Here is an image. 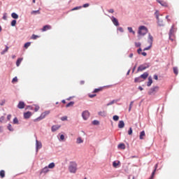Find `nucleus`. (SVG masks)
<instances>
[{
  "label": "nucleus",
  "mask_w": 179,
  "mask_h": 179,
  "mask_svg": "<svg viewBox=\"0 0 179 179\" xmlns=\"http://www.w3.org/2000/svg\"><path fill=\"white\" fill-rule=\"evenodd\" d=\"M155 16L157 17V20L159 19V11L155 12Z\"/></svg>",
  "instance_id": "59"
},
{
  "label": "nucleus",
  "mask_w": 179,
  "mask_h": 179,
  "mask_svg": "<svg viewBox=\"0 0 179 179\" xmlns=\"http://www.w3.org/2000/svg\"><path fill=\"white\" fill-rule=\"evenodd\" d=\"M29 45H31V42H27L24 44V48L27 49V48H29Z\"/></svg>",
  "instance_id": "35"
},
{
  "label": "nucleus",
  "mask_w": 179,
  "mask_h": 179,
  "mask_svg": "<svg viewBox=\"0 0 179 179\" xmlns=\"http://www.w3.org/2000/svg\"><path fill=\"white\" fill-rule=\"evenodd\" d=\"M38 37H40V36H37V35H35V34H33V35L31 36V38L32 40H37V38H38Z\"/></svg>",
  "instance_id": "37"
},
{
  "label": "nucleus",
  "mask_w": 179,
  "mask_h": 179,
  "mask_svg": "<svg viewBox=\"0 0 179 179\" xmlns=\"http://www.w3.org/2000/svg\"><path fill=\"white\" fill-rule=\"evenodd\" d=\"M118 149H125V144L124 143H120L117 146Z\"/></svg>",
  "instance_id": "29"
},
{
  "label": "nucleus",
  "mask_w": 179,
  "mask_h": 179,
  "mask_svg": "<svg viewBox=\"0 0 179 179\" xmlns=\"http://www.w3.org/2000/svg\"><path fill=\"white\" fill-rule=\"evenodd\" d=\"M76 143H78V144H79V143H83V140L82 139L81 137H78V138H77Z\"/></svg>",
  "instance_id": "32"
},
{
  "label": "nucleus",
  "mask_w": 179,
  "mask_h": 179,
  "mask_svg": "<svg viewBox=\"0 0 179 179\" xmlns=\"http://www.w3.org/2000/svg\"><path fill=\"white\" fill-rule=\"evenodd\" d=\"M98 114H99V115H101V117H106V115H107V113L104 110L99 112Z\"/></svg>",
  "instance_id": "26"
},
{
  "label": "nucleus",
  "mask_w": 179,
  "mask_h": 179,
  "mask_svg": "<svg viewBox=\"0 0 179 179\" xmlns=\"http://www.w3.org/2000/svg\"><path fill=\"white\" fill-rule=\"evenodd\" d=\"M157 1L158 3H160V5H162V6H164L165 8L169 6V4L166 1H160V0H157Z\"/></svg>",
  "instance_id": "14"
},
{
  "label": "nucleus",
  "mask_w": 179,
  "mask_h": 179,
  "mask_svg": "<svg viewBox=\"0 0 179 179\" xmlns=\"http://www.w3.org/2000/svg\"><path fill=\"white\" fill-rule=\"evenodd\" d=\"M133 106H134V101H131V103H130L129 108V111H131Z\"/></svg>",
  "instance_id": "44"
},
{
  "label": "nucleus",
  "mask_w": 179,
  "mask_h": 179,
  "mask_svg": "<svg viewBox=\"0 0 179 179\" xmlns=\"http://www.w3.org/2000/svg\"><path fill=\"white\" fill-rule=\"evenodd\" d=\"M50 171V169H48V166H45L41 171H40V175L41 174H47Z\"/></svg>",
  "instance_id": "8"
},
{
  "label": "nucleus",
  "mask_w": 179,
  "mask_h": 179,
  "mask_svg": "<svg viewBox=\"0 0 179 179\" xmlns=\"http://www.w3.org/2000/svg\"><path fill=\"white\" fill-rule=\"evenodd\" d=\"M11 26L13 27L15 26H16V20H13L12 22H11Z\"/></svg>",
  "instance_id": "47"
},
{
  "label": "nucleus",
  "mask_w": 179,
  "mask_h": 179,
  "mask_svg": "<svg viewBox=\"0 0 179 179\" xmlns=\"http://www.w3.org/2000/svg\"><path fill=\"white\" fill-rule=\"evenodd\" d=\"M8 131H13V127H12V124H9L8 126Z\"/></svg>",
  "instance_id": "42"
},
{
  "label": "nucleus",
  "mask_w": 179,
  "mask_h": 179,
  "mask_svg": "<svg viewBox=\"0 0 179 179\" xmlns=\"http://www.w3.org/2000/svg\"><path fill=\"white\" fill-rule=\"evenodd\" d=\"M60 139H61L62 141H64V140L65 139V136H64L63 134H62V135L60 136Z\"/></svg>",
  "instance_id": "60"
},
{
  "label": "nucleus",
  "mask_w": 179,
  "mask_h": 179,
  "mask_svg": "<svg viewBox=\"0 0 179 179\" xmlns=\"http://www.w3.org/2000/svg\"><path fill=\"white\" fill-rule=\"evenodd\" d=\"M148 43L149 44L152 45L153 44V36L152 35L149 34L148 36Z\"/></svg>",
  "instance_id": "21"
},
{
  "label": "nucleus",
  "mask_w": 179,
  "mask_h": 179,
  "mask_svg": "<svg viewBox=\"0 0 179 179\" xmlns=\"http://www.w3.org/2000/svg\"><path fill=\"white\" fill-rule=\"evenodd\" d=\"M13 124H19V120H17V117H15L13 119Z\"/></svg>",
  "instance_id": "48"
},
{
  "label": "nucleus",
  "mask_w": 179,
  "mask_h": 179,
  "mask_svg": "<svg viewBox=\"0 0 179 179\" xmlns=\"http://www.w3.org/2000/svg\"><path fill=\"white\" fill-rule=\"evenodd\" d=\"M109 13H114V10L113 9H110L108 10Z\"/></svg>",
  "instance_id": "64"
},
{
  "label": "nucleus",
  "mask_w": 179,
  "mask_h": 179,
  "mask_svg": "<svg viewBox=\"0 0 179 179\" xmlns=\"http://www.w3.org/2000/svg\"><path fill=\"white\" fill-rule=\"evenodd\" d=\"M120 161H114L113 162V166L115 167V169H117V167H118V166H120Z\"/></svg>",
  "instance_id": "19"
},
{
  "label": "nucleus",
  "mask_w": 179,
  "mask_h": 179,
  "mask_svg": "<svg viewBox=\"0 0 179 179\" xmlns=\"http://www.w3.org/2000/svg\"><path fill=\"white\" fill-rule=\"evenodd\" d=\"M62 121H68V117L67 116H64L61 117Z\"/></svg>",
  "instance_id": "45"
},
{
  "label": "nucleus",
  "mask_w": 179,
  "mask_h": 179,
  "mask_svg": "<svg viewBox=\"0 0 179 179\" xmlns=\"http://www.w3.org/2000/svg\"><path fill=\"white\" fill-rule=\"evenodd\" d=\"M40 10H32L31 12V15H40Z\"/></svg>",
  "instance_id": "27"
},
{
  "label": "nucleus",
  "mask_w": 179,
  "mask_h": 179,
  "mask_svg": "<svg viewBox=\"0 0 179 179\" xmlns=\"http://www.w3.org/2000/svg\"><path fill=\"white\" fill-rule=\"evenodd\" d=\"M134 82L135 83H141V82H143V80L139 76L134 79Z\"/></svg>",
  "instance_id": "18"
},
{
  "label": "nucleus",
  "mask_w": 179,
  "mask_h": 179,
  "mask_svg": "<svg viewBox=\"0 0 179 179\" xmlns=\"http://www.w3.org/2000/svg\"><path fill=\"white\" fill-rule=\"evenodd\" d=\"M132 134V127L129 128V130L128 131V135H131Z\"/></svg>",
  "instance_id": "53"
},
{
  "label": "nucleus",
  "mask_w": 179,
  "mask_h": 179,
  "mask_svg": "<svg viewBox=\"0 0 179 179\" xmlns=\"http://www.w3.org/2000/svg\"><path fill=\"white\" fill-rule=\"evenodd\" d=\"M117 30L118 31H120V33H124V29H122V27H118Z\"/></svg>",
  "instance_id": "52"
},
{
  "label": "nucleus",
  "mask_w": 179,
  "mask_h": 179,
  "mask_svg": "<svg viewBox=\"0 0 179 179\" xmlns=\"http://www.w3.org/2000/svg\"><path fill=\"white\" fill-rule=\"evenodd\" d=\"M172 27L170 31H169V40L174 41V35H173V33H174V30Z\"/></svg>",
  "instance_id": "7"
},
{
  "label": "nucleus",
  "mask_w": 179,
  "mask_h": 179,
  "mask_svg": "<svg viewBox=\"0 0 179 179\" xmlns=\"http://www.w3.org/2000/svg\"><path fill=\"white\" fill-rule=\"evenodd\" d=\"M152 83H153V80L152 79V77H149L148 82L147 83V86H148V87L152 86Z\"/></svg>",
  "instance_id": "20"
},
{
  "label": "nucleus",
  "mask_w": 179,
  "mask_h": 179,
  "mask_svg": "<svg viewBox=\"0 0 179 179\" xmlns=\"http://www.w3.org/2000/svg\"><path fill=\"white\" fill-rule=\"evenodd\" d=\"M148 28L145 26H140L138 28V37H140V36H145V34H146L148 33Z\"/></svg>",
  "instance_id": "2"
},
{
  "label": "nucleus",
  "mask_w": 179,
  "mask_h": 179,
  "mask_svg": "<svg viewBox=\"0 0 179 179\" xmlns=\"http://www.w3.org/2000/svg\"><path fill=\"white\" fill-rule=\"evenodd\" d=\"M78 9H82V6H77L71 9V11L78 10Z\"/></svg>",
  "instance_id": "40"
},
{
  "label": "nucleus",
  "mask_w": 179,
  "mask_h": 179,
  "mask_svg": "<svg viewBox=\"0 0 179 179\" xmlns=\"http://www.w3.org/2000/svg\"><path fill=\"white\" fill-rule=\"evenodd\" d=\"M22 61H23V58L17 59V60L16 62L17 66H20V64L22 63Z\"/></svg>",
  "instance_id": "24"
},
{
  "label": "nucleus",
  "mask_w": 179,
  "mask_h": 179,
  "mask_svg": "<svg viewBox=\"0 0 179 179\" xmlns=\"http://www.w3.org/2000/svg\"><path fill=\"white\" fill-rule=\"evenodd\" d=\"M3 121H5V117L3 116H1L0 117V122H3Z\"/></svg>",
  "instance_id": "56"
},
{
  "label": "nucleus",
  "mask_w": 179,
  "mask_h": 179,
  "mask_svg": "<svg viewBox=\"0 0 179 179\" xmlns=\"http://www.w3.org/2000/svg\"><path fill=\"white\" fill-rule=\"evenodd\" d=\"M157 23L159 26H164V23L163 22V21H161L159 18L157 19Z\"/></svg>",
  "instance_id": "33"
},
{
  "label": "nucleus",
  "mask_w": 179,
  "mask_h": 179,
  "mask_svg": "<svg viewBox=\"0 0 179 179\" xmlns=\"http://www.w3.org/2000/svg\"><path fill=\"white\" fill-rule=\"evenodd\" d=\"M154 79H155V80H158L159 77L157 76V75H155V76H154Z\"/></svg>",
  "instance_id": "63"
},
{
  "label": "nucleus",
  "mask_w": 179,
  "mask_h": 179,
  "mask_svg": "<svg viewBox=\"0 0 179 179\" xmlns=\"http://www.w3.org/2000/svg\"><path fill=\"white\" fill-rule=\"evenodd\" d=\"M89 6H90V3H85V4L83 5V8H89Z\"/></svg>",
  "instance_id": "54"
},
{
  "label": "nucleus",
  "mask_w": 179,
  "mask_h": 179,
  "mask_svg": "<svg viewBox=\"0 0 179 179\" xmlns=\"http://www.w3.org/2000/svg\"><path fill=\"white\" fill-rule=\"evenodd\" d=\"M0 177H1V178H5V171H3V170L0 171Z\"/></svg>",
  "instance_id": "28"
},
{
  "label": "nucleus",
  "mask_w": 179,
  "mask_h": 179,
  "mask_svg": "<svg viewBox=\"0 0 179 179\" xmlns=\"http://www.w3.org/2000/svg\"><path fill=\"white\" fill-rule=\"evenodd\" d=\"M8 50H9V47L6 46V49L1 52V55H3L5 52H8Z\"/></svg>",
  "instance_id": "34"
},
{
  "label": "nucleus",
  "mask_w": 179,
  "mask_h": 179,
  "mask_svg": "<svg viewBox=\"0 0 179 179\" xmlns=\"http://www.w3.org/2000/svg\"><path fill=\"white\" fill-rule=\"evenodd\" d=\"M16 82H17V77H15L12 80V83H16Z\"/></svg>",
  "instance_id": "50"
},
{
  "label": "nucleus",
  "mask_w": 179,
  "mask_h": 179,
  "mask_svg": "<svg viewBox=\"0 0 179 179\" xmlns=\"http://www.w3.org/2000/svg\"><path fill=\"white\" fill-rule=\"evenodd\" d=\"M11 17H13V19H19V15L16 13H13Z\"/></svg>",
  "instance_id": "25"
},
{
  "label": "nucleus",
  "mask_w": 179,
  "mask_h": 179,
  "mask_svg": "<svg viewBox=\"0 0 179 179\" xmlns=\"http://www.w3.org/2000/svg\"><path fill=\"white\" fill-rule=\"evenodd\" d=\"M128 31H129V33H132V34H135V32L134 31V29H132V27H128L127 28Z\"/></svg>",
  "instance_id": "38"
},
{
  "label": "nucleus",
  "mask_w": 179,
  "mask_h": 179,
  "mask_svg": "<svg viewBox=\"0 0 179 179\" xmlns=\"http://www.w3.org/2000/svg\"><path fill=\"white\" fill-rule=\"evenodd\" d=\"M148 76H149V73L148 72L143 73L141 76H140V78L143 80H145V79L148 78Z\"/></svg>",
  "instance_id": "11"
},
{
  "label": "nucleus",
  "mask_w": 179,
  "mask_h": 179,
  "mask_svg": "<svg viewBox=\"0 0 179 179\" xmlns=\"http://www.w3.org/2000/svg\"><path fill=\"white\" fill-rule=\"evenodd\" d=\"M82 117L83 120H86L87 118H89V117H90V113H89L87 110H85L82 113Z\"/></svg>",
  "instance_id": "5"
},
{
  "label": "nucleus",
  "mask_w": 179,
  "mask_h": 179,
  "mask_svg": "<svg viewBox=\"0 0 179 179\" xmlns=\"http://www.w3.org/2000/svg\"><path fill=\"white\" fill-rule=\"evenodd\" d=\"M159 91V87L156 86L150 90L148 94H153Z\"/></svg>",
  "instance_id": "6"
},
{
  "label": "nucleus",
  "mask_w": 179,
  "mask_h": 179,
  "mask_svg": "<svg viewBox=\"0 0 179 179\" xmlns=\"http://www.w3.org/2000/svg\"><path fill=\"white\" fill-rule=\"evenodd\" d=\"M25 104L23 101H20L17 105V108H20V110H22L24 108Z\"/></svg>",
  "instance_id": "12"
},
{
  "label": "nucleus",
  "mask_w": 179,
  "mask_h": 179,
  "mask_svg": "<svg viewBox=\"0 0 179 179\" xmlns=\"http://www.w3.org/2000/svg\"><path fill=\"white\" fill-rule=\"evenodd\" d=\"M103 88H96L94 90L93 93H99V92H101Z\"/></svg>",
  "instance_id": "36"
},
{
  "label": "nucleus",
  "mask_w": 179,
  "mask_h": 179,
  "mask_svg": "<svg viewBox=\"0 0 179 179\" xmlns=\"http://www.w3.org/2000/svg\"><path fill=\"white\" fill-rule=\"evenodd\" d=\"M125 127V123H124V121L120 120L118 124V128L122 129Z\"/></svg>",
  "instance_id": "17"
},
{
  "label": "nucleus",
  "mask_w": 179,
  "mask_h": 179,
  "mask_svg": "<svg viewBox=\"0 0 179 179\" xmlns=\"http://www.w3.org/2000/svg\"><path fill=\"white\" fill-rule=\"evenodd\" d=\"M59 128H61V125H53L52 127V132H55V131H58V129H59Z\"/></svg>",
  "instance_id": "13"
},
{
  "label": "nucleus",
  "mask_w": 179,
  "mask_h": 179,
  "mask_svg": "<svg viewBox=\"0 0 179 179\" xmlns=\"http://www.w3.org/2000/svg\"><path fill=\"white\" fill-rule=\"evenodd\" d=\"M113 118L115 121H118V120H120V117L118 115H114Z\"/></svg>",
  "instance_id": "46"
},
{
  "label": "nucleus",
  "mask_w": 179,
  "mask_h": 179,
  "mask_svg": "<svg viewBox=\"0 0 179 179\" xmlns=\"http://www.w3.org/2000/svg\"><path fill=\"white\" fill-rule=\"evenodd\" d=\"M159 164H157L155 166V169L152 173V176H151V179L153 178V177H155V173H156V170H157V167H158Z\"/></svg>",
  "instance_id": "22"
},
{
  "label": "nucleus",
  "mask_w": 179,
  "mask_h": 179,
  "mask_svg": "<svg viewBox=\"0 0 179 179\" xmlns=\"http://www.w3.org/2000/svg\"><path fill=\"white\" fill-rule=\"evenodd\" d=\"M31 115H32L31 112L28 111V112L24 113V118H25V120H27V119L30 118V117Z\"/></svg>",
  "instance_id": "10"
},
{
  "label": "nucleus",
  "mask_w": 179,
  "mask_h": 179,
  "mask_svg": "<svg viewBox=\"0 0 179 179\" xmlns=\"http://www.w3.org/2000/svg\"><path fill=\"white\" fill-rule=\"evenodd\" d=\"M141 55H143V57H146L148 55V54L145 52H141Z\"/></svg>",
  "instance_id": "62"
},
{
  "label": "nucleus",
  "mask_w": 179,
  "mask_h": 179,
  "mask_svg": "<svg viewBox=\"0 0 179 179\" xmlns=\"http://www.w3.org/2000/svg\"><path fill=\"white\" fill-rule=\"evenodd\" d=\"M89 97H90V99H93V97H96V94H89Z\"/></svg>",
  "instance_id": "58"
},
{
  "label": "nucleus",
  "mask_w": 179,
  "mask_h": 179,
  "mask_svg": "<svg viewBox=\"0 0 179 179\" xmlns=\"http://www.w3.org/2000/svg\"><path fill=\"white\" fill-rule=\"evenodd\" d=\"M145 136H146V134H145V131H142L141 133H140V139L142 140V139H144Z\"/></svg>",
  "instance_id": "23"
},
{
  "label": "nucleus",
  "mask_w": 179,
  "mask_h": 179,
  "mask_svg": "<svg viewBox=\"0 0 179 179\" xmlns=\"http://www.w3.org/2000/svg\"><path fill=\"white\" fill-rule=\"evenodd\" d=\"M111 20L115 26H120V22H118V20H117V18L112 17Z\"/></svg>",
  "instance_id": "9"
},
{
  "label": "nucleus",
  "mask_w": 179,
  "mask_h": 179,
  "mask_svg": "<svg viewBox=\"0 0 179 179\" xmlns=\"http://www.w3.org/2000/svg\"><path fill=\"white\" fill-rule=\"evenodd\" d=\"M47 30H51V26L50 25H45L42 28V31H47Z\"/></svg>",
  "instance_id": "16"
},
{
  "label": "nucleus",
  "mask_w": 179,
  "mask_h": 179,
  "mask_svg": "<svg viewBox=\"0 0 179 179\" xmlns=\"http://www.w3.org/2000/svg\"><path fill=\"white\" fill-rule=\"evenodd\" d=\"M69 170L70 173H76V170H78V164H76L75 162H70Z\"/></svg>",
  "instance_id": "1"
},
{
  "label": "nucleus",
  "mask_w": 179,
  "mask_h": 179,
  "mask_svg": "<svg viewBox=\"0 0 179 179\" xmlns=\"http://www.w3.org/2000/svg\"><path fill=\"white\" fill-rule=\"evenodd\" d=\"M3 20H6V19H7L6 13L3 14Z\"/></svg>",
  "instance_id": "61"
},
{
  "label": "nucleus",
  "mask_w": 179,
  "mask_h": 179,
  "mask_svg": "<svg viewBox=\"0 0 179 179\" xmlns=\"http://www.w3.org/2000/svg\"><path fill=\"white\" fill-rule=\"evenodd\" d=\"M10 118H12V115H8L7 116L8 121H10Z\"/></svg>",
  "instance_id": "57"
},
{
  "label": "nucleus",
  "mask_w": 179,
  "mask_h": 179,
  "mask_svg": "<svg viewBox=\"0 0 179 179\" xmlns=\"http://www.w3.org/2000/svg\"><path fill=\"white\" fill-rule=\"evenodd\" d=\"M34 111L35 113H37V111H38L40 110V106L34 105Z\"/></svg>",
  "instance_id": "39"
},
{
  "label": "nucleus",
  "mask_w": 179,
  "mask_h": 179,
  "mask_svg": "<svg viewBox=\"0 0 179 179\" xmlns=\"http://www.w3.org/2000/svg\"><path fill=\"white\" fill-rule=\"evenodd\" d=\"M148 68H149V64H141L138 67L137 72H142L143 71H145V69H148Z\"/></svg>",
  "instance_id": "4"
},
{
  "label": "nucleus",
  "mask_w": 179,
  "mask_h": 179,
  "mask_svg": "<svg viewBox=\"0 0 179 179\" xmlns=\"http://www.w3.org/2000/svg\"><path fill=\"white\" fill-rule=\"evenodd\" d=\"M74 104H75V102L71 101L70 103L66 105V107L68 108V107H72V106H73Z\"/></svg>",
  "instance_id": "31"
},
{
  "label": "nucleus",
  "mask_w": 179,
  "mask_h": 179,
  "mask_svg": "<svg viewBox=\"0 0 179 179\" xmlns=\"http://www.w3.org/2000/svg\"><path fill=\"white\" fill-rule=\"evenodd\" d=\"M152 48V45L150 44V45L145 48L143 49V51H148Z\"/></svg>",
  "instance_id": "43"
},
{
  "label": "nucleus",
  "mask_w": 179,
  "mask_h": 179,
  "mask_svg": "<svg viewBox=\"0 0 179 179\" xmlns=\"http://www.w3.org/2000/svg\"><path fill=\"white\" fill-rule=\"evenodd\" d=\"M137 52H138V54H139V55H141V54H142V48H138V50H137Z\"/></svg>",
  "instance_id": "55"
},
{
  "label": "nucleus",
  "mask_w": 179,
  "mask_h": 179,
  "mask_svg": "<svg viewBox=\"0 0 179 179\" xmlns=\"http://www.w3.org/2000/svg\"><path fill=\"white\" fill-rule=\"evenodd\" d=\"M173 72L176 75H178V69L177 67H173Z\"/></svg>",
  "instance_id": "41"
},
{
  "label": "nucleus",
  "mask_w": 179,
  "mask_h": 179,
  "mask_svg": "<svg viewBox=\"0 0 179 179\" xmlns=\"http://www.w3.org/2000/svg\"><path fill=\"white\" fill-rule=\"evenodd\" d=\"M36 145L37 151L38 150V149H41V148H43V145L41 144V142H38V141L37 140H36Z\"/></svg>",
  "instance_id": "15"
},
{
  "label": "nucleus",
  "mask_w": 179,
  "mask_h": 179,
  "mask_svg": "<svg viewBox=\"0 0 179 179\" xmlns=\"http://www.w3.org/2000/svg\"><path fill=\"white\" fill-rule=\"evenodd\" d=\"M93 125H99V124H100V122L98 120H94L92 122Z\"/></svg>",
  "instance_id": "49"
},
{
  "label": "nucleus",
  "mask_w": 179,
  "mask_h": 179,
  "mask_svg": "<svg viewBox=\"0 0 179 179\" xmlns=\"http://www.w3.org/2000/svg\"><path fill=\"white\" fill-rule=\"evenodd\" d=\"M141 43L139 42H135V46L137 47V48H139L141 47Z\"/></svg>",
  "instance_id": "51"
},
{
  "label": "nucleus",
  "mask_w": 179,
  "mask_h": 179,
  "mask_svg": "<svg viewBox=\"0 0 179 179\" xmlns=\"http://www.w3.org/2000/svg\"><path fill=\"white\" fill-rule=\"evenodd\" d=\"M54 167H55V164L52 162L48 165V169H54Z\"/></svg>",
  "instance_id": "30"
},
{
  "label": "nucleus",
  "mask_w": 179,
  "mask_h": 179,
  "mask_svg": "<svg viewBox=\"0 0 179 179\" xmlns=\"http://www.w3.org/2000/svg\"><path fill=\"white\" fill-rule=\"evenodd\" d=\"M48 114H50V110H47L43 113L39 117L34 120V122H37V121H41V120H44V118H45V117H47Z\"/></svg>",
  "instance_id": "3"
}]
</instances>
